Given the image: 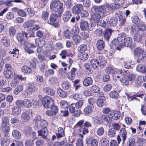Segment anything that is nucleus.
<instances>
[{
  "label": "nucleus",
  "instance_id": "nucleus-1",
  "mask_svg": "<svg viewBox=\"0 0 146 146\" xmlns=\"http://www.w3.org/2000/svg\"><path fill=\"white\" fill-rule=\"evenodd\" d=\"M50 9L52 13L61 14L63 9V4L58 0H52L50 3Z\"/></svg>",
  "mask_w": 146,
  "mask_h": 146
},
{
  "label": "nucleus",
  "instance_id": "nucleus-2",
  "mask_svg": "<svg viewBox=\"0 0 146 146\" xmlns=\"http://www.w3.org/2000/svg\"><path fill=\"white\" fill-rule=\"evenodd\" d=\"M134 52V55L137 56V62L138 63L141 62L143 61L144 57L146 56V52L142 48L139 47L136 48L135 49Z\"/></svg>",
  "mask_w": 146,
  "mask_h": 146
},
{
  "label": "nucleus",
  "instance_id": "nucleus-3",
  "mask_svg": "<svg viewBox=\"0 0 146 146\" xmlns=\"http://www.w3.org/2000/svg\"><path fill=\"white\" fill-rule=\"evenodd\" d=\"M42 101V105L45 108H49L51 105L54 104L53 100L47 96L44 97Z\"/></svg>",
  "mask_w": 146,
  "mask_h": 146
},
{
  "label": "nucleus",
  "instance_id": "nucleus-4",
  "mask_svg": "<svg viewBox=\"0 0 146 146\" xmlns=\"http://www.w3.org/2000/svg\"><path fill=\"white\" fill-rule=\"evenodd\" d=\"M61 14L57 13H52L50 16L48 22L50 24H53V22H56L57 18L60 17Z\"/></svg>",
  "mask_w": 146,
  "mask_h": 146
},
{
  "label": "nucleus",
  "instance_id": "nucleus-5",
  "mask_svg": "<svg viewBox=\"0 0 146 146\" xmlns=\"http://www.w3.org/2000/svg\"><path fill=\"white\" fill-rule=\"evenodd\" d=\"M83 9V5L80 4H77L74 6L72 9V13L75 14H79Z\"/></svg>",
  "mask_w": 146,
  "mask_h": 146
},
{
  "label": "nucleus",
  "instance_id": "nucleus-6",
  "mask_svg": "<svg viewBox=\"0 0 146 146\" xmlns=\"http://www.w3.org/2000/svg\"><path fill=\"white\" fill-rule=\"evenodd\" d=\"M90 25L88 22L84 20L81 21L80 23V27L82 31H86L89 30Z\"/></svg>",
  "mask_w": 146,
  "mask_h": 146
},
{
  "label": "nucleus",
  "instance_id": "nucleus-7",
  "mask_svg": "<svg viewBox=\"0 0 146 146\" xmlns=\"http://www.w3.org/2000/svg\"><path fill=\"white\" fill-rule=\"evenodd\" d=\"M92 8L96 13L99 15L103 14L106 10L105 7L103 5L100 6H94L92 7Z\"/></svg>",
  "mask_w": 146,
  "mask_h": 146
},
{
  "label": "nucleus",
  "instance_id": "nucleus-8",
  "mask_svg": "<svg viewBox=\"0 0 146 146\" xmlns=\"http://www.w3.org/2000/svg\"><path fill=\"white\" fill-rule=\"evenodd\" d=\"M127 132L125 129L124 128H121L119 131V135L117 136H119L122 139V143L123 144L126 140L127 136Z\"/></svg>",
  "mask_w": 146,
  "mask_h": 146
},
{
  "label": "nucleus",
  "instance_id": "nucleus-9",
  "mask_svg": "<svg viewBox=\"0 0 146 146\" xmlns=\"http://www.w3.org/2000/svg\"><path fill=\"white\" fill-rule=\"evenodd\" d=\"M40 129L37 131L38 135L41 136L44 139H46L48 133L47 129L46 128H43Z\"/></svg>",
  "mask_w": 146,
  "mask_h": 146
},
{
  "label": "nucleus",
  "instance_id": "nucleus-10",
  "mask_svg": "<svg viewBox=\"0 0 146 146\" xmlns=\"http://www.w3.org/2000/svg\"><path fill=\"white\" fill-rule=\"evenodd\" d=\"M48 125L47 122L45 120H41L38 125L34 126V127L35 129L38 130L43 128H46Z\"/></svg>",
  "mask_w": 146,
  "mask_h": 146
},
{
  "label": "nucleus",
  "instance_id": "nucleus-11",
  "mask_svg": "<svg viewBox=\"0 0 146 146\" xmlns=\"http://www.w3.org/2000/svg\"><path fill=\"white\" fill-rule=\"evenodd\" d=\"M30 113L28 111L23 112L21 114V120L25 122L28 121L30 118Z\"/></svg>",
  "mask_w": 146,
  "mask_h": 146
},
{
  "label": "nucleus",
  "instance_id": "nucleus-12",
  "mask_svg": "<svg viewBox=\"0 0 146 146\" xmlns=\"http://www.w3.org/2000/svg\"><path fill=\"white\" fill-rule=\"evenodd\" d=\"M26 89L27 93L32 94L35 91L36 86L34 84L30 83L27 85Z\"/></svg>",
  "mask_w": 146,
  "mask_h": 146
},
{
  "label": "nucleus",
  "instance_id": "nucleus-13",
  "mask_svg": "<svg viewBox=\"0 0 146 146\" xmlns=\"http://www.w3.org/2000/svg\"><path fill=\"white\" fill-rule=\"evenodd\" d=\"M72 16L71 12L70 11H66L63 13L62 19L64 22H67Z\"/></svg>",
  "mask_w": 146,
  "mask_h": 146
},
{
  "label": "nucleus",
  "instance_id": "nucleus-14",
  "mask_svg": "<svg viewBox=\"0 0 146 146\" xmlns=\"http://www.w3.org/2000/svg\"><path fill=\"white\" fill-rule=\"evenodd\" d=\"M97 58L99 63V66H103L106 64V60L102 56L101 54H99L97 56Z\"/></svg>",
  "mask_w": 146,
  "mask_h": 146
},
{
  "label": "nucleus",
  "instance_id": "nucleus-15",
  "mask_svg": "<svg viewBox=\"0 0 146 146\" xmlns=\"http://www.w3.org/2000/svg\"><path fill=\"white\" fill-rule=\"evenodd\" d=\"M107 23L109 24L111 26L114 27L117 24V19L114 17H109L106 19Z\"/></svg>",
  "mask_w": 146,
  "mask_h": 146
},
{
  "label": "nucleus",
  "instance_id": "nucleus-16",
  "mask_svg": "<svg viewBox=\"0 0 146 146\" xmlns=\"http://www.w3.org/2000/svg\"><path fill=\"white\" fill-rule=\"evenodd\" d=\"M28 34L24 31L17 34L16 38L19 41L22 42L24 40V37H27Z\"/></svg>",
  "mask_w": 146,
  "mask_h": 146
},
{
  "label": "nucleus",
  "instance_id": "nucleus-17",
  "mask_svg": "<svg viewBox=\"0 0 146 146\" xmlns=\"http://www.w3.org/2000/svg\"><path fill=\"white\" fill-rule=\"evenodd\" d=\"M113 31L110 28L107 29L104 35V39L107 41H108L110 38Z\"/></svg>",
  "mask_w": 146,
  "mask_h": 146
},
{
  "label": "nucleus",
  "instance_id": "nucleus-18",
  "mask_svg": "<svg viewBox=\"0 0 146 146\" xmlns=\"http://www.w3.org/2000/svg\"><path fill=\"white\" fill-rule=\"evenodd\" d=\"M136 70L138 72L143 73H146V63L143 64H140L136 67Z\"/></svg>",
  "mask_w": 146,
  "mask_h": 146
},
{
  "label": "nucleus",
  "instance_id": "nucleus-19",
  "mask_svg": "<svg viewBox=\"0 0 146 146\" xmlns=\"http://www.w3.org/2000/svg\"><path fill=\"white\" fill-rule=\"evenodd\" d=\"M94 108V106L92 104L87 105L84 110V113L88 115L91 113Z\"/></svg>",
  "mask_w": 146,
  "mask_h": 146
},
{
  "label": "nucleus",
  "instance_id": "nucleus-20",
  "mask_svg": "<svg viewBox=\"0 0 146 146\" xmlns=\"http://www.w3.org/2000/svg\"><path fill=\"white\" fill-rule=\"evenodd\" d=\"M93 83L92 79L91 77H88L84 79L83 82V84L84 86L87 87L92 85Z\"/></svg>",
  "mask_w": 146,
  "mask_h": 146
},
{
  "label": "nucleus",
  "instance_id": "nucleus-21",
  "mask_svg": "<svg viewBox=\"0 0 146 146\" xmlns=\"http://www.w3.org/2000/svg\"><path fill=\"white\" fill-rule=\"evenodd\" d=\"M105 43L104 41L102 40H98L96 43V46L98 49L100 50H102L105 46Z\"/></svg>",
  "mask_w": 146,
  "mask_h": 146
},
{
  "label": "nucleus",
  "instance_id": "nucleus-22",
  "mask_svg": "<svg viewBox=\"0 0 146 146\" xmlns=\"http://www.w3.org/2000/svg\"><path fill=\"white\" fill-rule=\"evenodd\" d=\"M132 42V38L130 37L126 38L123 43H121V46L130 47L131 45Z\"/></svg>",
  "mask_w": 146,
  "mask_h": 146
},
{
  "label": "nucleus",
  "instance_id": "nucleus-23",
  "mask_svg": "<svg viewBox=\"0 0 146 146\" xmlns=\"http://www.w3.org/2000/svg\"><path fill=\"white\" fill-rule=\"evenodd\" d=\"M9 124L1 125V128L2 131L5 133V136L7 137L8 135L7 133L9 132L10 128Z\"/></svg>",
  "mask_w": 146,
  "mask_h": 146
},
{
  "label": "nucleus",
  "instance_id": "nucleus-24",
  "mask_svg": "<svg viewBox=\"0 0 146 146\" xmlns=\"http://www.w3.org/2000/svg\"><path fill=\"white\" fill-rule=\"evenodd\" d=\"M1 41L3 45L5 46L8 47L10 45V42L8 38L6 36H3L1 38Z\"/></svg>",
  "mask_w": 146,
  "mask_h": 146
},
{
  "label": "nucleus",
  "instance_id": "nucleus-25",
  "mask_svg": "<svg viewBox=\"0 0 146 146\" xmlns=\"http://www.w3.org/2000/svg\"><path fill=\"white\" fill-rule=\"evenodd\" d=\"M110 116L112 119L117 120L120 117V113L119 111L113 110Z\"/></svg>",
  "mask_w": 146,
  "mask_h": 146
},
{
  "label": "nucleus",
  "instance_id": "nucleus-26",
  "mask_svg": "<svg viewBox=\"0 0 146 146\" xmlns=\"http://www.w3.org/2000/svg\"><path fill=\"white\" fill-rule=\"evenodd\" d=\"M64 129L61 127H59L58 128L57 132L56 133L58 138L62 137L64 135Z\"/></svg>",
  "mask_w": 146,
  "mask_h": 146
},
{
  "label": "nucleus",
  "instance_id": "nucleus-27",
  "mask_svg": "<svg viewBox=\"0 0 146 146\" xmlns=\"http://www.w3.org/2000/svg\"><path fill=\"white\" fill-rule=\"evenodd\" d=\"M57 92L60 96L62 98H66L67 95L66 92L60 88L57 89Z\"/></svg>",
  "mask_w": 146,
  "mask_h": 146
},
{
  "label": "nucleus",
  "instance_id": "nucleus-28",
  "mask_svg": "<svg viewBox=\"0 0 146 146\" xmlns=\"http://www.w3.org/2000/svg\"><path fill=\"white\" fill-rule=\"evenodd\" d=\"M91 64L94 69L97 68L98 66H99V63L97 59H92L90 60Z\"/></svg>",
  "mask_w": 146,
  "mask_h": 146
},
{
  "label": "nucleus",
  "instance_id": "nucleus-29",
  "mask_svg": "<svg viewBox=\"0 0 146 146\" xmlns=\"http://www.w3.org/2000/svg\"><path fill=\"white\" fill-rule=\"evenodd\" d=\"M21 111V109L19 107L14 106L12 109V113L14 115L20 114Z\"/></svg>",
  "mask_w": 146,
  "mask_h": 146
},
{
  "label": "nucleus",
  "instance_id": "nucleus-30",
  "mask_svg": "<svg viewBox=\"0 0 146 146\" xmlns=\"http://www.w3.org/2000/svg\"><path fill=\"white\" fill-rule=\"evenodd\" d=\"M126 38V35L124 33H122L118 35L117 39L119 42H121V43H123Z\"/></svg>",
  "mask_w": 146,
  "mask_h": 146
},
{
  "label": "nucleus",
  "instance_id": "nucleus-31",
  "mask_svg": "<svg viewBox=\"0 0 146 146\" xmlns=\"http://www.w3.org/2000/svg\"><path fill=\"white\" fill-rule=\"evenodd\" d=\"M44 91L49 95L53 96L55 94V92L51 88L49 87H45L43 88Z\"/></svg>",
  "mask_w": 146,
  "mask_h": 146
},
{
  "label": "nucleus",
  "instance_id": "nucleus-32",
  "mask_svg": "<svg viewBox=\"0 0 146 146\" xmlns=\"http://www.w3.org/2000/svg\"><path fill=\"white\" fill-rule=\"evenodd\" d=\"M21 71L22 72L25 74H29L32 72V69L27 66H25L21 67Z\"/></svg>",
  "mask_w": 146,
  "mask_h": 146
},
{
  "label": "nucleus",
  "instance_id": "nucleus-33",
  "mask_svg": "<svg viewBox=\"0 0 146 146\" xmlns=\"http://www.w3.org/2000/svg\"><path fill=\"white\" fill-rule=\"evenodd\" d=\"M101 117L103 120L108 123H111L112 121V118H111V116L109 115H102Z\"/></svg>",
  "mask_w": 146,
  "mask_h": 146
},
{
  "label": "nucleus",
  "instance_id": "nucleus-34",
  "mask_svg": "<svg viewBox=\"0 0 146 146\" xmlns=\"http://www.w3.org/2000/svg\"><path fill=\"white\" fill-rule=\"evenodd\" d=\"M78 135L80 138L78 139L76 141V146H83V136L81 134H79Z\"/></svg>",
  "mask_w": 146,
  "mask_h": 146
},
{
  "label": "nucleus",
  "instance_id": "nucleus-35",
  "mask_svg": "<svg viewBox=\"0 0 146 146\" xmlns=\"http://www.w3.org/2000/svg\"><path fill=\"white\" fill-rule=\"evenodd\" d=\"M1 139V143L2 146H7L10 143V140L8 138H2Z\"/></svg>",
  "mask_w": 146,
  "mask_h": 146
},
{
  "label": "nucleus",
  "instance_id": "nucleus-36",
  "mask_svg": "<svg viewBox=\"0 0 146 146\" xmlns=\"http://www.w3.org/2000/svg\"><path fill=\"white\" fill-rule=\"evenodd\" d=\"M117 140L118 142H117V141L115 140H111L110 142V146H118L120 142L121 139L119 137V136H117Z\"/></svg>",
  "mask_w": 146,
  "mask_h": 146
},
{
  "label": "nucleus",
  "instance_id": "nucleus-37",
  "mask_svg": "<svg viewBox=\"0 0 146 146\" xmlns=\"http://www.w3.org/2000/svg\"><path fill=\"white\" fill-rule=\"evenodd\" d=\"M80 32L79 28L77 27H73L71 31V34L72 36L78 35V34Z\"/></svg>",
  "mask_w": 146,
  "mask_h": 146
},
{
  "label": "nucleus",
  "instance_id": "nucleus-38",
  "mask_svg": "<svg viewBox=\"0 0 146 146\" xmlns=\"http://www.w3.org/2000/svg\"><path fill=\"white\" fill-rule=\"evenodd\" d=\"M13 136L15 138L18 139L20 138L21 136V134L17 130H14L12 132Z\"/></svg>",
  "mask_w": 146,
  "mask_h": 146
},
{
  "label": "nucleus",
  "instance_id": "nucleus-39",
  "mask_svg": "<svg viewBox=\"0 0 146 146\" xmlns=\"http://www.w3.org/2000/svg\"><path fill=\"white\" fill-rule=\"evenodd\" d=\"M101 146H109V141L106 138H102L100 140Z\"/></svg>",
  "mask_w": 146,
  "mask_h": 146
},
{
  "label": "nucleus",
  "instance_id": "nucleus-40",
  "mask_svg": "<svg viewBox=\"0 0 146 146\" xmlns=\"http://www.w3.org/2000/svg\"><path fill=\"white\" fill-rule=\"evenodd\" d=\"M62 88L64 89L68 90L71 87L70 83L68 81H64L62 84Z\"/></svg>",
  "mask_w": 146,
  "mask_h": 146
},
{
  "label": "nucleus",
  "instance_id": "nucleus-41",
  "mask_svg": "<svg viewBox=\"0 0 146 146\" xmlns=\"http://www.w3.org/2000/svg\"><path fill=\"white\" fill-rule=\"evenodd\" d=\"M107 135L110 137H113L115 136L116 131L115 130L110 128L108 131Z\"/></svg>",
  "mask_w": 146,
  "mask_h": 146
},
{
  "label": "nucleus",
  "instance_id": "nucleus-42",
  "mask_svg": "<svg viewBox=\"0 0 146 146\" xmlns=\"http://www.w3.org/2000/svg\"><path fill=\"white\" fill-rule=\"evenodd\" d=\"M101 18L100 15L97 13L93 15L91 19L95 23H97Z\"/></svg>",
  "mask_w": 146,
  "mask_h": 146
},
{
  "label": "nucleus",
  "instance_id": "nucleus-43",
  "mask_svg": "<svg viewBox=\"0 0 146 146\" xmlns=\"http://www.w3.org/2000/svg\"><path fill=\"white\" fill-rule=\"evenodd\" d=\"M23 105L27 108H30L32 106V102L29 99H25L23 100Z\"/></svg>",
  "mask_w": 146,
  "mask_h": 146
},
{
  "label": "nucleus",
  "instance_id": "nucleus-44",
  "mask_svg": "<svg viewBox=\"0 0 146 146\" xmlns=\"http://www.w3.org/2000/svg\"><path fill=\"white\" fill-rule=\"evenodd\" d=\"M136 86H139L141 84L142 82L141 76H139L137 77V79H135L133 81Z\"/></svg>",
  "mask_w": 146,
  "mask_h": 146
},
{
  "label": "nucleus",
  "instance_id": "nucleus-45",
  "mask_svg": "<svg viewBox=\"0 0 146 146\" xmlns=\"http://www.w3.org/2000/svg\"><path fill=\"white\" fill-rule=\"evenodd\" d=\"M72 37L74 42L76 44H78L80 43L81 38H80V36H79L78 35L74 36H72Z\"/></svg>",
  "mask_w": 146,
  "mask_h": 146
},
{
  "label": "nucleus",
  "instance_id": "nucleus-46",
  "mask_svg": "<svg viewBox=\"0 0 146 146\" xmlns=\"http://www.w3.org/2000/svg\"><path fill=\"white\" fill-rule=\"evenodd\" d=\"M106 100L105 98H100L98 99L97 101L96 104L100 107H102L104 104V102Z\"/></svg>",
  "mask_w": 146,
  "mask_h": 146
},
{
  "label": "nucleus",
  "instance_id": "nucleus-47",
  "mask_svg": "<svg viewBox=\"0 0 146 146\" xmlns=\"http://www.w3.org/2000/svg\"><path fill=\"white\" fill-rule=\"evenodd\" d=\"M109 95L110 97L113 98L117 99L118 98L119 94L116 91H112L110 92Z\"/></svg>",
  "mask_w": 146,
  "mask_h": 146
},
{
  "label": "nucleus",
  "instance_id": "nucleus-48",
  "mask_svg": "<svg viewBox=\"0 0 146 146\" xmlns=\"http://www.w3.org/2000/svg\"><path fill=\"white\" fill-rule=\"evenodd\" d=\"M35 22V20H31L25 23L23 25V27L24 28H28L30 27H32L33 23Z\"/></svg>",
  "mask_w": 146,
  "mask_h": 146
},
{
  "label": "nucleus",
  "instance_id": "nucleus-49",
  "mask_svg": "<svg viewBox=\"0 0 146 146\" xmlns=\"http://www.w3.org/2000/svg\"><path fill=\"white\" fill-rule=\"evenodd\" d=\"M134 41L137 42H139L142 40V36L139 34H135L133 36Z\"/></svg>",
  "mask_w": 146,
  "mask_h": 146
},
{
  "label": "nucleus",
  "instance_id": "nucleus-50",
  "mask_svg": "<svg viewBox=\"0 0 146 146\" xmlns=\"http://www.w3.org/2000/svg\"><path fill=\"white\" fill-rule=\"evenodd\" d=\"M60 105L62 108H68L69 106L68 102L66 101L62 100L60 102Z\"/></svg>",
  "mask_w": 146,
  "mask_h": 146
},
{
  "label": "nucleus",
  "instance_id": "nucleus-51",
  "mask_svg": "<svg viewBox=\"0 0 146 146\" xmlns=\"http://www.w3.org/2000/svg\"><path fill=\"white\" fill-rule=\"evenodd\" d=\"M87 49L86 46L85 44H82L78 47V50L79 52H83L85 51Z\"/></svg>",
  "mask_w": 146,
  "mask_h": 146
},
{
  "label": "nucleus",
  "instance_id": "nucleus-52",
  "mask_svg": "<svg viewBox=\"0 0 146 146\" xmlns=\"http://www.w3.org/2000/svg\"><path fill=\"white\" fill-rule=\"evenodd\" d=\"M84 102L85 101L84 100H79L75 104V106L76 108H80Z\"/></svg>",
  "mask_w": 146,
  "mask_h": 146
},
{
  "label": "nucleus",
  "instance_id": "nucleus-53",
  "mask_svg": "<svg viewBox=\"0 0 146 146\" xmlns=\"http://www.w3.org/2000/svg\"><path fill=\"white\" fill-rule=\"evenodd\" d=\"M111 127V128L115 130L116 131L119 130L120 128V125L117 123H114L112 124Z\"/></svg>",
  "mask_w": 146,
  "mask_h": 146
},
{
  "label": "nucleus",
  "instance_id": "nucleus-54",
  "mask_svg": "<svg viewBox=\"0 0 146 146\" xmlns=\"http://www.w3.org/2000/svg\"><path fill=\"white\" fill-rule=\"evenodd\" d=\"M3 74L6 78L11 79L12 77V72L11 71H4Z\"/></svg>",
  "mask_w": 146,
  "mask_h": 146
},
{
  "label": "nucleus",
  "instance_id": "nucleus-55",
  "mask_svg": "<svg viewBox=\"0 0 146 146\" xmlns=\"http://www.w3.org/2000/svg\"><path fill=\"white\" fill-rule=\"evenodd\" d=\"M36 44L37 46H43L45 44V42L43 40L35 39V40Z\"/></svg>",
  "mask_w": 146,
  "mask_h": 146
},
{
  "label": "nucleus",
  "instance_id": "nucleus-56",
  "mask_svg": "<svg viewBox=\"0 0 146 146\" xmlns=\"http://www.w3.org/2000/svg\"><path fill=\"white\" fill-rule=\"evenodd\" d=\"M41 118L40 117L39 115H37L36 116H35L34 118L33 121V122L35 125H38L41 121Z\"/></svg>",
  "mask_w": 146,
  "mask_h": 146
},
{
  "label": "nucleus",
  "instance_id": "nucleus-57",
  "mask_svg": "<svg viewBox=\"0 0 146 146\" xmlns=\"http://www.w3.org/2000/svg\"><path fill=\"white\" fill-rule=\"evenodd\" d=\"M79 36L80 38L83 40H85L89 37L88 34L85 31L81 32Z\"/></svg>",
  "mask_w": 146,
  "mask_h": 146
},
{
  "label": "nucleus",
  "instance_id": "nucleus-58",
  "mask_svg": "<svg viewBox=\"0 0 146 146\" xmlns=\"http://www.w3.org/2000/svg\"><path fill=\"white\" fill-rule=\"evenodd\" d=\"M137 27L139 30L141 31H144L146 29L145 24L142 23H139Z\"/></svg>",
  "mask_w": 146,
  "mask_h": 146
},
{
  "label": "nucleus",
  "instance_id": "nucleus-59",
  "mask_svg": "<svg viewBox=\"0 0 146 146\" xmlns=\"http://www.w3.org/2000/svg\"><path fill=\"white\" fill-rule=\"evenodd\" d=\"M49 15V13L47 11H43L41 14L42 19L44 21L48 20Z\"/></svg>",
  "mask_w": 146,
  "mask_h": 146
},
{
  "label": "nucleus",
  "instance_id": "nucleus-60",
  "mask_svg": "<svg viewBox=\"0 0 146 146\" xmlns=\"http://www.w3.org/2000/svg\"><path fill=\"white\" fill-rule=\"evenodd\" d=\"M129 80L127 76H124L121 80V84L123 85H127L129 83Z\"/></svg>",
  "mask_w": 146,
  "mask_h": 146
},
{
  "label": "nucleus",
  "instance_id": "nucleus-61",
  "mask_svg": "<svg viewBox=\"0 0 146 146\" xmlns=\"http://www.w3.org/2000/svg\"><path fill=\"white\" fill-rule=\"evenodd\" d=\"M10 146H23V144L21 141L15 140L12 143Z\"/></svg>",
  "mask_w": 146,
  "mask_h": 146
},
{
  "label": "nucleus",
  "instance_id": "nucleus-62",
  "mask_svg": "<svg viewBox=\"0 0 146 146\" xmlns=\"http://www.w3.org/2000/svg\"><path fill=\"white\" fill-rule=\"evenodd\" d=\"M112 111L113 110H111L110 108H106L103 109L102 111L104 113L107 114L110 116Z\"/></svg>",
  "mask_w": 146,
  "mask_h": 146
},
{
  "label": "nucleus",
  "instance_id": "nucleus-63",
  "mask_svg": "<svg viewBox=\"0 0 146 146\" xmlns=\"http://www.w3.org/2000/svg\"><path fill=\"white\" fill-rule=\"evenodd\" d=\"M132 21L135 24H137L140 23V20L139 17L136 16H133L131 18Z\"/></svg>",
  "mask_w": 146,
  "mask_h": 146
},
{
  "label": "nucleus",
  "instance_id": "nucleus-64",
  "mask_svg": "<svg viewBox=\"0 0 146 146\" xmlns=\"http://www.w3.org/2000/svg\"><path fill=\"white\" fill-rule=\"evenodd\" d=\"M127 144L128 145L127 146H133L135 142V139L132 137H130L128 139Z\"/></svg>",
  "mask_w": 146,
  "mask_h": 146
}]
</instances>
